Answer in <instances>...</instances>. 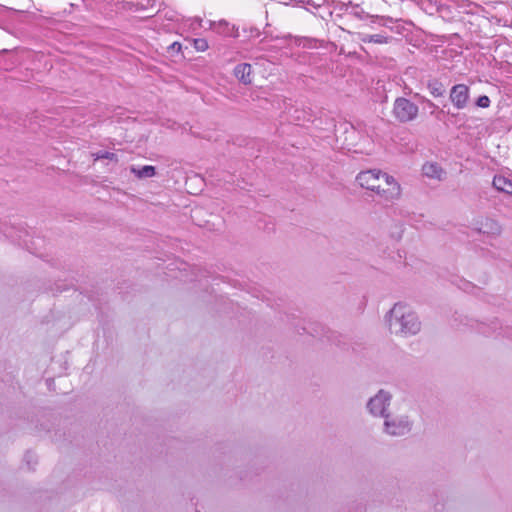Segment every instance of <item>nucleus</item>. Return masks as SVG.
Instances as JSON below:
<instances>
[{"mask_svg": "<svg viewBox=\"0 0 512 512\" xmlns=\"http://www.w3.org/2000/svg\"><path fill=\"white\" fill-rule=\"evenodd\" d=\"M476 105L480 108H488L490 106L489 97L486 95L480 96L476 101Z\"/></svg>", "mask_w": 512, "mask_h": 512, "instance_id": "17", "label": "nucleus"}, {"mask_svg": "<svg viewBox=\"0 0 512 512\" xmlns=\"http://www.w3.org/2000/svg\"><path fill=\"white\" fill-rule=\"evenodd\" d=\"M387 174L388 173L378 169H370L360 172L357 175L356 180L362 188L370 190L374 193L375 189L379 188L380 182L385 181L384 177Z\"/></svg>", "mask_w": 512, "mask_h": 512, "instance_id": "6", "label": "nucleus"}, {"mask_svg": "<svg viewBox=\"0 0 512 512\" xmlns=\"http://www.w3.org/2000/svg\"><path fill=\"white\" fill-rule=\"evenodd\" d=\"M392 399V395L385 391L379 390L377 394L371 397L367 403V409L370 414L373 416H379L386 418L388 407L390 406V402Z\"/></svg>", "mask_w": 512, "mask_h": 512, "instance_id": "4", "label": "nucleus"}, {"mask_svg": "<svg viewBox=\"0 0 512 512\" xmlns=\"http://www.w3.org/2000/svg\"><path fill=\"white\" fill-rule=\"evenodd\" d=\"M131 172L138 178H151L156 174L155 167L152 165H145L140 168L132 166Z\"/></svg>", "mask_w": 512, "mask_h": 512, "instance_id": "13", "label": "nucleus"}, {"mask_svg": "<svg viewBox=\"0 0 512 512\" xmlns=\"http://www.w3.org/2000/svg\"><path fill=\"white\" fill-rule=\"evenodd\" d=\"M479 231L486 234L498 235L501 233V225L492 218H483L480 222Z\"/></svg>", "mask_w": 512, "mask_h": 512, "instance_id": "12", "label": "nucleus"}, {"mask_svg": "<svg viewBox=\"0 0 512 512\" xmlns=\"http://www.w3.org/2000/svg\"><path fill=\"white\" fill-rule=\"evenodd\" d=\"M427 88L433 97H441L445 93L444 85L438 80H430L427 84Z\"/></svg>", "mask_w": 512, "mask_h": 512, "instance_id": "14", "label": "nucleus"}, {"mask_svg": "<svg viewBox=\"0 0 512 512\" xmlns=\"http://www.w3.org/2000/svg\"><path fill=\"white\" fill-rule=\"evenodd\" d=\"M493 187L499 192L512 195V178L504 174L495 175L493 178Z\"/></svg>", "mask_w": 512, "mask_h": 512, "instance_id": "10", "label": "nucleus"}, {"mask_svg": "<svg viewBox=\"0 0 512 512\" xmlns=\"http://www.w3.org/2000/svg\"><path fill=\"white\" fill-rule=\"evenodd\" d=\"M450 101L459 110L465 109L469 103V88L465 84L454 85L450 90Z\"/></svg>", "mask_w": 512, "mask_h": 512, "instance_id": "7", "label": "nucleus"}, {"mask_svg": "<svg viewBox=\"0 0 512 512\" xmlns=\"http://www.w3.org/2000/svg\"><path fill=\"white\" fill-rule=\"evenodd\" d=\"M209 28L215 33L226 37H237L238 30L225 20L210 21Z\"/></svg>", "mask_w": 512, "mask_h": 512, "instance_id": "8", "label": "nucleus"}, {"mask_svg": "<svg viewBox=\"0 0 512 512\" xmlns=\"http://www.w3.org/2000/svg\"><path fill=\"white\" fill-rule=\"evenodd\" d=\"M194 48L199 52H204L208 49L209 45L205 39H194Z\"/></svg>", "mask_w": 512, "mask_h": 512, "instance_id": "16", "label": "nucleus"}, {"mask_svg": "<svg viewBox=\"0 0 512 512\" xmlns=\"http://www.w3.org/2000/svg\"><path fill=\"white\" fill-rule=\"evenodd\" d=\"M169 49L173 50V51H177V52H180L181 50V44L178 43V42H174L171 44V46L169 47Z\"/></svg>", "mask_w": 512, "mask_h": 512, "instance_id": "19", "label": "nucleus"}, {"mask_svg": "<svg viewBox=\"0 0 512 512\" xmlns=\"http://www.w3.org/2000/svg\"><path fill=\"white\" fill-rule=\"evenodd\" d=\"M385 181H381L379 188L375 189L374 193L383 201L395 202L401 197V186L398 181L392 176L387 174Z\"/></svg>", "mask_w": 512, "mask_h": 512, "instance_id": "3", "label": "nucleus"}, {"mask_svg": "<svg viewBox=\"0 0 512 512\" xmlns=\"http://www.w3.org/2000/svg\"><path fill=\"white\" fill-rule=\"evenodd\" d=\"M235 77L243 84L248 85L252 83V66L248 63L238 64L234 68Z\"/></svg>", "mask_w": 512, "mask_h": 512, "instance_id": "11", "label": "nucleus"}, {"mask_svg": "<svg viewBox=\"0 0 512 512\" xmlns=\"http://www.w3.org/2000/svg\"><path fill=\"white\" fill-rule=\"evenodd\" d=\"M363 40L366 41V38L363 39ZM367 41L374 42V43H383L384 42V37L379 35V34L370 35V36H367Z\"/></svg>", "mask_w": 512, "mask_h": 512, "instance_id": "18", "label": "nucleus"}, {"mask_svg": "<svg viewBox=\"0 0 512 512\" xmlns=\"http://www.w3.org/2000/svg\"><path fill=\"white\" fill-rule=\"evenodd\" d=\"M412 429V421L406 414H389L384 418L383 431L393 437H401Z\"/></svg>", "mask_w": 512, "mask_h": 512, "instance_id": "2", "label": "nucleus"}, {"mask_svg": "<svg viewBox=\"0 0 512 512\" xmlns=\"http://www.w3.org/2000/svg\"><path fill=\"white\" fill-rule=\"evenodd\" d=\"M388 330L398 337L408 338L417 335L422 323L417 312L409 304L398 302L385 316Z\"/></svg>", "mask_w": 512, "mask_h": 512, "instance_id": "1", "label": "nucleus"}, {"mask_svg": "<svg viewBox=\"0 0 512 512\" xmlns=\"http://www.w3.org/2000/svg\"><path fill=\"white\" fill-rule=\"evenodd\" d=\"M422 173L424 176L435 180H442L445 176V171L435 162L425 163L422 166Z\"/></svg>", "mask_w": 512, "mask_h": 512, "instance_id": "9", "label": "nucleus"}, {"mask_svg": "<svg viewBox=\"0 0 512 512\" xmlns=\"http://www.w3.org/2000/svg\"><path fill=\"white\" fill-rule=\"evenodd\" d=\"M393 114L400 122L412 121L418 115V107L406 98H397L394 102Z\"/></svg>", "mask_w": 512, "mask_h": 512, "instance_id": "5", "label": "nucleus"}, {"mask_svg": "<svg viewBox=\"0 0 512 512\" xmlns=\"http://www.w3.org/2000/svg\"><path fill=\"white\" fill-rule=\"evenodd\" d=\"M94 160H100V159H109V160H117L116 155L111 152L107 151H99L92 154Z\"/></svg>", "mask_w": 512, "mask_h": 512, "instance_id": "15", "label": "nucleus"}]
</instances>
